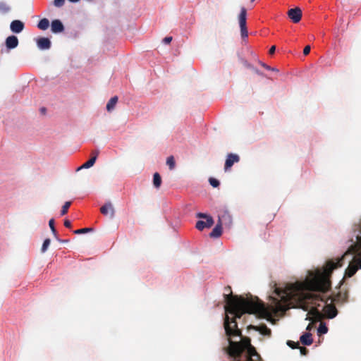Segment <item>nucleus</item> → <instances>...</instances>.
<instances>
[{"mask_svg":"<svg viewBox=\"0 0 361 361\" xmlns=\"http://www.w3.org/2000/svg\"><path fill=\"white\" fill-rule=\"evenodd\" d=\"M300 353L302 355H306L308 353V350L305 347H299Z\"/></svg>","mask_w":361,"mask_h":361,"instance_id":"obj_35","label":"nucleus"},{"mask_svg":"<svg viewBox=\"0 0 361 361\" xmlns=\"http://www.w3.org/2000/svg\"><path fill=\"white\" fill-rule=\"evenodd\" d=\"M343 281H344V278H343V279H342V281H341V283H340V284H341V285L342 284V283H343Z\"/></svg>","mask_w":361,"mask_h":361,"instance_id":"obj_46","label":"nucleus"},{"mask_svg":"<svg viewBox=\"0 0 361 361\" xmlns=\"http://www.w3.org/2000/svg\"><path fill=\"white\" fill-rule=\"evenodd\" d=\"M65 0H54V5L56 7H61L64 5Z\"/></svg>","mask_w":361,"mask_h":361,"instance_id":"obj_32","label":"nucleus"},{"mask_svg":"<svg viewBox=\"0 0 361 361\" xmlns=\"http://www.w3.org/2000/svg\"><path fill=\"white\" fill-rule=\"evenodd\" d=\"M100 212L103 215H109L110 218L114 216L115 210L111 202H107L100 208Z\"/></svg>","mask_w":361,"mask_h":361,"instance_id":"obj_13","label":"nucleus"},{"mask_svg":"<svg viewBox=\"0 0 361 361\" xmlns=\"http://www.w3.org/2000/svg\"><path fill=\"white\" fill-rule=\"evenodd\" d=\"M50 243H51V240L49 238H47L44 240V241L42 244V248H41L42 252H45L47 251L48 247L50 245Z\"/></svg>","mask_w":361,"mask_h":361,"instance_id":"obj_28","label":"nucleus"},{"mask_svg":"<svg viewBox=\"0 0 361 361\" xmlns=\"http://www.w3.org/2000/svg\"><path fill=\"white\" fill-rule=\"evenodd\" d=\"M240 161V157L236 154H228L227 155L225 165H224V170L225 171H228L235 163H238Z\"/></svg>","mask_w":361,"mask_h":361,"instance_id":"obj_8","label":"nucleus"},{"mask_svg":"<svg viewBox=\"0 0 361 361\" xmlns=\"http://www.w3.org/2000/svg\"><path fill=\"white\" fill-rule=\"evenodd\" d=\"M287 345L293 349L299 348V343L293 341H288Z\"/></svg>","mask_w":361,"mask_h":361,"instance_id":"obj_30","label":"nucleus"},{"mask_svg":"<svg viewBox=\"0 0 361 361\" xmlns=\"http://www.w3.org/2000/svg\"><path fill=\"white\" fill-rule=\"evenodd\" d=\"M229 356L230 361H261L262 358L256 348L251 345L250 338L245 337L240 341L229 339V345L224 348Z\"/></svg>","mask_w":361,"mask_h":361,"instance_id":"obj_3","label":"nucleus"},{"mask_svg":"<svg viewBox=\"0 0 361 361\" xmlns=\"http://www.w3.org/2000/svg\"><path fill=\"white\" fill-rule=\"evenodd\" d=\"M322 312L319 308L312 307L307 314L306 320L311 321L306 329L310 331L312 329V324L319 322L322 319Z\"/></svg>","mask_w":361,"mask_h":361,"instance_id":"obj_4","label":"nucleus"},{"mask_svg":"<svg viewBox=\"0 0 361 361\" xmlns=\"http://www.w3.org/2000/svg\"><path fill=\"white\" fill-rule=\"evenodd\" d=\"M93 231L92 228H84L78 229V230L74 231V233L82 234V233H86L90 231Z\"/></svg>","mask_w":361,"mask_h":361,"instance_id":"obj_29","label":"nucleus"},{"mask_svg":"<svg viewBox=\"0 0 361 361\" xmlns=\"http://www.w3.org/2000/svg\"><path fill=\"white\" fill-rule=\"evenodd\" d=\"M311 47L310 45L306 46L303 49L304 55H307L310 51Z\"/></svg>","mask_w":361,"mask_h":361,"instance_id":"obj_36","label":"nucleus"},{"mask_svg":"<svg viewBox=\"0 0 361 361\" xmlns=\"http://www.w3.org/2000/svg\"><path fill=\"white\" fill-rule=\"evenodd\" d=\"M49 226L50 227V229L52 232V233L54 234V237L58 239V236H57V232H56V228H55V226H54V219H51L49 221Z\"/></svg>","mask_w":361,"mask_h":361,"instance_id":"obj_25","label":"nucleus"},{"mask_svg":"<svg viewBox=\"0 0 361 361\" xmlns=\"http://www.w3.org/2000/svg\"><path fill=\"white\" fill-rule=\"evenodd\" d=\"M49 27V21L47 18H42L37 24V27L42 30H46Z\"/></svg>","mask_w":361,"mask_h":361,"instance_id":"obj_20","label":"nucleus"},{"mask_svg":"<svg viewBox=\"0 0 361 361\" xmlns=\"http://www.w3.org/2000/svg\"><path fill=\"white\" fill-rule=\"evenodd\" d=\"M18 45V39L14 35L9 36L6 39V46L8 49H14Z\"/></svg>","mask_w":361,"mask_h":361,"instance_id":"obj_16","label":"nucleus"},{"mask_svg":"<svg viewBox=\"0 0 361 361\" xmlns=\"http://www.w3.org/2000/svg\"><path fill=\"white\" fill-rule=\"evenodd\" d=\"M275 50H276V47H275V46H272V47L269 49V53L270 54H273L275 52Z\"/></svg>","mask_w":361,"mask_h":361,"instance_id":"obj_41","label":"nucleus"},{"mask_svg":"<svg viewBox=\"0 0 361 361\" xmlns=\"http://www.w3.org/2000/svg\"><path fill=\"white\" fill-rule=\"evenodd\" d=\"M260 65L264 67V68L267 69V70H271V67L262 62H259Z\"/></svg>","mask_w":361,"mask_h":361,"instance_id":"obj_40","label":"nucleus"},{"mask_svg":"<svg viewBox=\"0 0 361 361\" xmlns=\"http://www.w3.org/2000/svg\"><path fill=\"white\" fill-rule=\"evenodd\" d=\"M247 67L249 68L252 69L257 75H263V73L262 72H260L257 68H253L250 64H247Z\"/></svg>","mask_w":361,"mask_h":361,"instance_id":"obj_34","label":"nucleus"},{"mask_svg":"<svg viewBox=\"0 0 361 361\" xmlns=\"http://www.w3.org/2000/svg\"><path fill=\"white\" fill-rule=\"evenodd\" d=\"M71 204V202H66L64 203V204L62 207L61 211V214L62 216L67 214L68 208L70 207Z\"/></svg>","mask_w":361,"mask_h":361,"instance_id":"obj_27","label":"nucleus"},{"mask_svg":"<svg viewBox=\"0 0 361 361\" xmlns=\"http://www.w3.org/2000/svg\"><path fill=\"white\" fill-rule=\"evenodd\" d=\"M288 16L294 23H297L301 20L302 11L298 7L291 8L288 11Z\"/></svg>","mask_w":361,"mask_h":361,"instance_id":"obj_9","label":"nucleus"},{"mask_svg":"<svg viewBox=\"0 0 361 361\" xmlns=\"http://www.w3.org/2000/svg\"><path fill=\"white\" fill-rule=\"evenodd\" d=\"M40 111L42 113V114H44L46 112V109L44 107H42L40 109Z\"/></svg>","mask_w":361,"mask_h":361,"instance_id":"obj_42","label":"nucleus"},{"mask_svg":"<svg viewBox=\"0 0 361 361\" xmlns=\"http://www.w3.org/2000/svg\"><path fill=\"white\" fill-rule=\"evenodd\" d=\"M250 329H255L257 331H259L261 334L267 336H271V329H269L265 324H262L260 326H253L250 325L249 326Z\"/></svg>","mask_w":361,"mask_h":361,"instance_id":"obj_15","label":"nucleus"},{"mask_svg":"<svg viewBox=\"0 0 361 361\" xmlns=\"http://www.w3.org/2000/svg\"><path fill=\"white\" fill-rule=\"evenodd\" d=\"M117 102H118L117 96H114V97H111L106 104V110L108 111H112L114 109Z\"/></svg>","mask_w":361,"mask_h":361,"instance_id":"obj_21","label":"nucleus"},{"mask_svg":"<svg viewBox=\"0 0 361 361\" xmlns=\"http://www.w3.org/2000/svg\"><path fill=\"white\" fill-rule=\"evenodd\" d=\"M68 1L72 3H76V2H78L80 0H68Z\"/></svg>","mask_w":361,"mask_h":361,"instance_id":"obj_43","label":"nucleus"},{"mask_svg":"<svg viewBox=\"0 0 361 361\" xmlns=\"http://www.w3.org/2000/svg\"><path fill=\"white\" fill-rule=\"evenodd\" d=\"M224 300L226 316L224 326L228 341L231 337L239 336L242 338V332L238 327L237 319H240L244 314H255L260 318H267L271 316L270 311L264 304L257 298H244L241 296L226 294Z\"/></svg>","mask_w":361,"mask_h":361,"instance_id":"obj_2","label":"nucleus"},{"mask_svg":"<svg viewBox=\"0 0 361 361\" xmlns=\"http://www.w3.org/2000/svg\"><path fill=\"white\" fill-rule=\"evenodd\" d=\"M37 46L39 49L45 50L51 47V43L48 37H39L36 40Z\"/></svg>","mask_w":361,"mask_h":361,"instance_id":"obj_11","label":"nucleus"},{"mask_svg":"<svg viewBox=\"0 0 361 361\" xmlns=\"http://www.w3.org/2000/svg\"><path fill=\"white\" fill-rule=\"evenodd\" d=\"M166 164L170 170H173L176 166V162L173 156H169L166 159Z\"/></svg>","mask_w":361,"mask_h":361,"instance_id":"obj_24","label":"nucleus"},{"mask_svg":"<svg viewBox=\"0 0 361 361\" xmlns=\"http://www.w3.org/2000/svg\"><path fill=\"white\" fill-rule=\"evenodd\" d=\"M64 226L66 227V228H71V222L68 220V219H66L64 221Z\"/></svg>","mask_w":361,"mask_h":361,"instance_id":"obj_39","label":"nucleus"},{"mask_svg":"<svg viewBox=\"0 0 361 361\" xmlns=\"http://www.w3.org/2000/svg\"><path fill=\"white\" fill-rule=\"evenodd\" d=\"M51 30L54 33H60L64 31V26L60 20L56 19L51 23Z\"/></svg>","mask_w":361,"mask_h":361,"instance_id":"obj_14","label":"nucleus"},{"mask_svg":"<svg viewBox=\"0 0 361 361\" xmlns=\"http://www.w3.org/2000/svg\"><path fill=\"white\" fill-rule=\"evenodd\" d=\"M327 331H328V328L326 326V324L321 322L319 324V326L318 328V333L319 334H326Z\"/></svg>","mask_w":361,"mask_h":361,"instance_id":"obj_26","label":"nucleus"},{"mask_svg":"<svg viewBox=\"0 0 361 361\" xmlns=\"http://www.w3.org/2000/svg\"><path fill=\"white\" fill-rule=\"evenodd\" d=\"M172 40V37H166L163 39V42L165 44H169Z\"/></svg>","mask_w":361,"mask_h":361,"instance_id":"obj_38","label":"nucleus"},{"mask_svg":"<svg viewBox=\"0 0 361 361\" xmlns=\"http://www.w3.org/2000/svg\"><path fill=\"white\" fill-rule=\"evenodd\" d=\"M209 181L210 185L212 186H213L214 188L218 187L220 184L219 181L214 178H210Z\"/></svg>","mask_w":361,"mask_h":361,"instance_id":"obj_31","label":"nucleus"},{"mask_svg":"<svg viewBox=\"0 0 361 361\" xmlns=\"http://www.w3.org/2000/svg\"><path fill=\"white\" fill-rule=\"evenodd\" d=\"M25 27L24 23L20 20H14L11 23V30L14 33L21 32Z\"/></svg>","mask_w":361,"mask_h":361,"instance_id":"obj_10","label":"nucleus"},{"mask_svg":"<svg viewBox=\"0 0 361 361\" xmlns=\"http://www.w3.org/2000/svg\"><path fill=\"white\" fill-rule=\"evenodd\" d=\"M331 302L336 303L337 305H343L348 302V293L347 290H340L337 293L334 294V296H329Z\"/></svg>","mask_w":361,"mask_h":361,"instance_id":"obj_6","label":"nucleus"},{"mask_svg":"<svg viewBox=\"0 0 361 361\" xmlns=\"http://www.w3.org/2000/svg\"><path fill=\"white\" fill-rule=\"evenodd\" d=\"M153 184L157 188H159L161 184V178L159 173L156 172L153 176Z\"/></svg>","mask_w":361,"mask_h":361,"instance_id":"obj_22","label":"nucleus"},{"mask_svg":"<svg viewBox=\"0 0 361 361\" xmlns=\"http://www.w3.org/2000/svg\"><path fill=\"white\" fill-rule=\"evenodd\" d=\"M10 11V6L5 1L0 2V13L5 14Z\"/></svg>","mask_w":361,"mask_h":361,"instance_id":"obj_23","label":"nucleus"},{"mask_svg":"<svg viewBox=\"0 0 361 361\" xmlns=\"http://www.w3.org/2000/svg\"><path fill=\"white\" fill-rule=\"evenodd\" d=\"M197 217L200 218V219H206V220H207V218L212 217V216L209 215H207V214L200 212V213L197 214Z\"/></svg>","mask_w":361,"mask_h":361,"instance_id":"obj_33","label":"nucleus"},{"mask_svg":"<svg viewBox=\"0 0 361 361\" xmlns=\"http://www.w3.org/2000/svg\"><path fill=\"white\" fill-rule=\"evenodd\" d=\"M246 16L247 11L244 7H242L240 8V12L238 16V20L240 27V33L243 38H245L248 35L247 29L246 26Z\"/></svg>","mask_w":361,"mask_h":361,"instance_id":"obj_5","label":"nucleus"},{"mask_svg":"<svg viewBox=\"0 0 361 361\" xmlns=\"http://www.w3.org/2000/svg\"><path fill=\"white\" fill-rule=\"evenodd\" d=\"M224 290H225V292H226V293H224V296L226 294H230V293H231V294H232L231 287V286H226V287H225V288H224Z\"/></svg>","mask_w":361,"mask_h":361,"instance_id":"obj_37","label":"nucleus"},{"mask_svg":"<svg viewBox=\"0 0 361 361\" xmlns=\"http://www.w3.org/2000/svg\"><path fill=\"white\" fill-rule=\"evenodd\" d=\"M99 154V151L96 150L94 152V156L92 157L87 161H86L85 163H84L80 168V169H88V168H90L91 166H92L96 160H97V156Z\"/></svg>","mask_w":361,"mask_h":361,"instance_id":"obj_18","label":"nucleus"},{"mask_svg":"<svg viewBox=\"0 0 361 361\" xmlns=\"http://www.w3.org/2000/svg\"><path fill=\"white\" fill-rule=\"evenodd\" d=\"M300 342L305 345H310L312 343L313 339L310 333H305L300 336Z\"/></svg>","mask_w":361,"mask_h":361,"instance_id":"obj_19","label":"nucleus"},{"mask_svg":"<svg viewBox=\"0 0 361 361\" xmlns=\"http://www.w3.org/2000/svg\"><path fill=\"white\" fill-rule=\"evenodd\" d=\"M94 152L95 151L92 152V157L94 156Z\"/></svg>","mask_w":361,"mask_h":361,"instance_id":"obj_45","label":"nucleus"},{"mask_svg":"<svg viewBox=\"0 0 361 361\" xmlns=\"http://www.w3.org/2000/svg\"><path fill=\"white\" fill-rule=\"evenodd\" d=\"M214 221L212 217L207 218V220L206 221H197L195 225V227L199 231H202L205 228H210L213 226Z\"/></svg>","mask_w":361,"mask_h":361,"instance_id":"obj_12","label":"nucleus"},{"mask_svg":"<svg viewBox=\"0 0 361 361\" xmlns=\"http://www.w3.org/2000/svg\"><path fill=\"white\" fill-rule=\"evenodd\" d=\"M217 222H221L222 225H230L232 223V217L229 212L226 208H224L219 211Z\"/></svg>","mask_w":361,"mask_h":361,"instance_id":"obj_7","label":"nucleus"},{"mask_svg":"<svg viewBox=\"0 0 361 361\" xmlns=\"http://www.w3.org/2000/svg\"><path fill=\"white\" fill-rule=\"evenodd\" d=\"M271 71H277V69H276V68H271Z\"/></svg>","mask_w":361,"mask_h":361,"instance_id":"obj_44","label":"nucleus"},{"mask_svg":"<svg viewBox=\"0 0 361 361\" xmlns=\"http://www.w3.org/2000/svg\"><path fill=\"white\" fill-rule=\"evenodd\" d=\"M222 234V224L221 222H217L215 227L213 228L212 232L209 233L211 238H219Z\"/></svg>","mask_w":361,"mask_h":361,"instance_id":"obj_17","label":"nucleus"},{"mask_svg":"<svg viewBox=\"0 0 361 361\" xmlns=\"http://www.w3.org/2000/svg\"><path fill=\"white\" fill-rule=\"evenodd\" d=\"M255 0H251V1H254Z\"/></svg>","mask_w":361,"mask_h":361,"instance_id":"obj_47","label":"nucleus"},{"mask_svg":"<svg viewBox=\"0 0 361 361\" xmlns=\"http://www.w3.org/2000/svg\"><path fill=\"white\" fill-rule=\"evenodd\" d=\"M304 281H297L295 283L288 284L283 290L276 288V293L280 299L273 298L274 311L276 312H285L290 308H302L308 310V302L315 305L317 308L321 307L323 314L326 318L333 319L338 314V310L331 298L326 295V290H316L302 288L298 291L297 285L304 283Z\"/></svg>","mask_w":361,"mask_h":361,"instance_id":"obj_1","label":"nucleus"}]
</instances>
